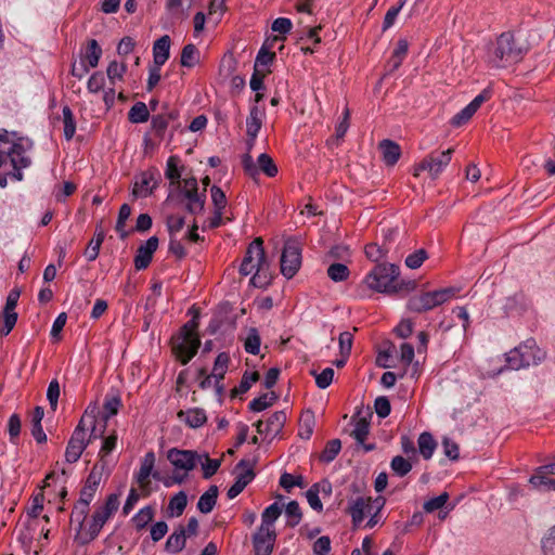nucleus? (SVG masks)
Returning <instances> with one entry per match:
<instances>
[{
    "instance_id": "nucleus-1",
    "label": "nucleus",
    "mask_w": 555,
    "mask_h": 555,
    "mask_svg": "<svg viewBox=\"0 0 555 555\" xmlns=\"http://www.w3.org/2000/svg\"><path fill=\"white\" fill-rule=\"evenodd\" d=\"M25 151L21 143L9 140V132L3 130L0 133V186L4 188L8 178L21 181L22 169L28 168L31 164L30 157L24 155Z\"/></svg>"
},
{
    "instance_id": "nucleus-2",
    "label": "nucleus",
    "mask_w": 555,
    "mask_h": 555,
    "mask_svg": "<svg viewBox=\"0 0 555 555\" xmlns=\"http://www.w3.org/2000/svg\"><path fill=\"white\" fill-rule=\"evenodd\" d=\"M400 269L395 263H377L365 276L369 288L384 294H396L400 291H411L416 286L415 281H399Z\"/></svg>"
},
{
    "instance_id": "nucleus-3",
    "label": "nucleus",
    "mask_w": 555,
    "mask_h": 555,
    "mask_svg": "<svg viewBox=\"0 0 555 555\" xmlns=\"http://www.w3.org/2000/svg\"><path fill=\"white\" fill-rule=\"evenodd\" d=\"M526 49L517 44L512 33L501 34L488 50L487 61L496 68H505L521 61Z\"/></svg>"
},
{
    "instance_id": "nucleus-4",
    "label": "nucleus",
    "mask_w": 555,
    "mask_h": 555,
    "mask_svg": "<svg viewBox=\"0 0 555 555\" xmlns=\"http://www.w3.org/2000/svg\"><path fill=\"white\" fill-rule=\"evenodd\" d=\"M197 327V317H194L171 339L172 352L182 365L188 364L198 351L201 339L196 334Z\"/></svg>"
},
{
    "instance_id": "nucleus-5",
    "label": "nucleus",
    "mask_w": 555,
    "mask_h": 555,
    "mask_svg": "<svg viewBox=\"0 0 555 555\" xmlns=\"http://www.w3.org/2000/svg\"><path fill=\"white\" fill-rule=\"evenodd\" d=\"M456 292L454 287L420 292L409 298L406 308L414 313H425L450 301L455 297Z\"/></svg>"
},
{
    "instance_id": "nucleus-6",
    "label": "nucleus",
    "mask_w": 555,
    "mask_h": 555,
    "mask_svg": "<svg viewBox=\"0 0 555 555\" xmlns=\"http://www.w3.org/2000/svg\"><path fill=\"white\" fill-rule=\"evenodd\" d=\"M301 244L298 240L289 237L285 241L281 255V273L292 279L301 267Z\"/></svg>"
},
{
    "instance_id": "nucleus-7",
    "label": "nucleus",
    "mask_w": 555,
    "mask_h": 555,
    "mask_svg": "<svg viewBox=\"0 0 555 555\" xmlns=\"http://www.w3.org/2000/svg\"><path fill=\"white\" fill-rule=\"evenodd\" d=\"M454 149L450 147L442 152H433L427 155L414 168V176H420L421 171H428L431 178H437L450 164Z\"/></svg>"
},
{
    "instance_id": "nucleus-8",
    "label": "nucleus",
    "mask_w": 555,
    "mask_h": 555,
    "mask_svg": "<svg viewBox=\"0 0 555 555\" xmlns=\"http://www.w3.org/2000/svg\"><path fill=\"white\" fill-rule=\"evenodd\" d=\"M242 166L245 173L253 179H256L260 171L269 178L275 177L279 172L272 157L267 153H262L258 156L257 164L254 163L250 154H244L242 157Z\"/></svg>"
},
{
    "instance_id": "nucleus-9",
    "label": "nucleus",
    "mask_w": 555,
    "mask_h": 555,
    "mask_svg": "<svg viewBox=\"0 0 555 555\" xmlns=\"http://www.w3.org/2000/svg\"><path fill=\"white\" fill-rule=\"evenodd\" d=\"M254 463L249 460L242 459L234 467L233 473L236 474L234 483L228 489L227 496L229 500L235 499L256 477Z\"/></svg>"
},
{
    "instance_id": "nucleus-10",
    "label": "nucleus",
    "mask_w": 555,
    "mask_h": 555,
    "mask_svg": "<svg viewBox=\"0 0 555 555\" xmlns=\"http://www.w3.org/2000/svg\"><path fill=\"white\" fill-rule=\"evenodd\" d=\"M167 459L176 470H184L186 473L196 467L197 463L202 460V455L194 450L171 448L167 452Z\"/></svg>"
},
{
    "instance_id": "nucleus-11",
    "label": "nucleus",
    "mask_w": 555,
    "mask_h": 555,
    "mask_svg": "<svg viewBox=\"0 0 555 555\" xmlns=\"http://www.w3.org/2000/svg\"><path fill=\"white\" fill-rule=\"evenodd\" d=\"M385 504V500L382 496H378L372 502V499L357 498L352 504L349 506V514L352 519V524L354 527H358L365 517V513H371L373 506L376 508V514L380 512Z\"/></svg>"
},
{
    "instance_id": "nucleus-12",
    "label": "nucleus",
    "mask_w": 555,
    "mask_h": 555,
    "mask_svg": "<svg viewBox=\"0 0 555 555\" xmlns=\"http://www.w3.org/2000/svg\"><path fill=\"white\" fill-rule=\"evenodd\" d=\"M264 255L263 241L261 237H256L246 249L238 269L240 274L244 276L251 274L256 268V262L261 261Z\"/></svg>"
},
{
    "instance_id": "nucleus-13",
    "label": "nucleus",
    "mask_w": 555,
    "mask_h": 555,
    "mask_svg": "<svg viewBox=\"0 0 555 555\" xmlns=\"http://www.w3.org/2000/svg\"><path fill=\"white\" fill-rule=\"evenodd\" d=\"M251 540L255 555H271L276 541V532L274 529L260 526Z\"/></svg>"
},
{
    "instance_id": "nucleus-14",
    "label": "nucleus",
    "mask_w": 555,
    "mask_h": 555,
    "mask_svg": "<svg viewBox=\"0 0 555 555\" xmlns=\"http://www.w3.org/2000/svg\"><path fill=\"white\" fill-rule=\"evenodd\" d=\"M108 518L109 516L98 507L92 515L88 530L77 532L75 541L80 545H86L93 541Z\"/></svg>"
},
{
    "instance_id": "nucleus-15",
    "label": "nucleus",
    "mask_w": 555,
    "mask_h": 555,
    "mask_svg": "<svg viewBox=\"0 0 555 555\" xmlns=\"http://www.w3.org/2000/svg\"><path fill=\"white\" fill-rule=\"evenodd\" d=\"M155 453L153 451H149L142 459L140 469L135 475V481L140 485V487L144 490L147 486V478L152 476L155 480H160V474L157 470H154L155 466Z\"/></svg>"
},
{
    "instance_id": "nucleus-16",
    "label": "nucleus",
    "mask_w": 555,
    "mask_h": 555,
    "mask_svg": "<svg viewBox=\"0 0 555 555\" xmlns=\"http://www.w3.org/2000/svg\"><path fill=\"white\" fill-rule=\"evenodd\" d=\"M178 196L188 201L185 210L189 214L198 215L204 210L206 202L205 191L203 193H198V190L194 189H180Z\"/></svg>"
},
{
    "instance_id": "nucleus-17",
    "label": "nucleus",
    "mask_w": 555,
    "mask_h": 555,
    "mask_svg": "<svg viewBox=\"0 0 555 555\" xmlns=\"http://www.w3.org/2000/svg\"><path fill=\"white\" fill-rule=\"evenodd\" d=\"M521 356H524V367L538 365L545 359V352L541 350L533 338L527 339L519 345Z\"/></svg>"
},
{
    "instance_id": "nucleus-18",
    "label": "nucleus",
    "mask_w": 555,
    "mask_h": 555,
    "mask_svg": "<svg viewBox=\"0 0 555 555\" xmlns=\"http://www.w3.org/2000/svg\"><path fill=\"white\" fill-rule=\"evenodd\" d=\"M78 436L79 433L72 435L67 442L65 450V460L67 463H76L90 443V439L80 438Z\"/></svg>"
},
{
    "instance_id": "nucleus-19",
    "label": "nucleus",
    "mask_w": 555,
    "mask_h": 555,
    "mask_svg": "<svg viewBox=\"0 0 555 555\" xmlns=\"http://www.w3.org/2000/svg\"><path fill=\"white\" fill-rule=\"evenodd\" d=\"M156 175L157 172L151 170L143 172L134 183L133 195L135 197H147L151 195L153 189L157 185Z\"/></svg>"
},
{
    "instance_id": "nucleus-20",
    "label": "nucleus",
    "mask_w": 555,
    "mask_h": 555,
    "mask_svg": "<svg viewBox=\"0 0 555 555\" xmlns=\"http://www.w3.org/2000/svg\"><path fill=\"white\" fill-rule=\"evenodd\" d=\"M255 273L250 279V284L258 288H266L271 284L272 275L270 273V263L267 256L261 261L256 262Z\"/></svg>"
},
{
    "instance_id": "nucleus-21",
    "label": "nucleus",
    "mask_w": 555,
    "mask_h": 555,
    "mask_svg": "<svg viewBox=\"0 0 555 555\" xmlns=\"http://www.w3.org/2000/svg\"><path fill=\"white\" fill-rule=\"evenodd\" d=\"M378 149L386 166L392 167L398 163L401 156V147L397 142L390 139H384L379 142Z\"/></svg>"
},
{
    "instance_id": "nucleus-22",
    "label": "nucleus",
    "mask_w": 555,
    "mask_h": 555,
    "mask_svg": "<svg viewBox=\"0 0 555 555\" xmlns=\"http://www.w3.org/2000/svg\"><path fill=\"white\" fill-rule=\"evenodd\" d=\"M177 416L191 428H199L207 422L206 412L201 408H193L186 411L181 410Z\"/></svg>"
},
{
    "instance_id": "nucleus-23",
    "label": "nucleus",
    "mask_w": 555,
    "mask_h": 555,
    "mask_svg": "<svg viewBox=\"0 0 555 555\" xmlns=\"http://www.w3.org/2000/svg\"><path fill=\"white\" fill-rule=\"evenodd\" d=\"M185 529L182 525H179L173 532L168 537L165 543V551L170 554H177L181 552L186 545Z\"/></svg>"
},
{
    "instance_id": "nucleus-24",
    "label": "nucleus",
    "mask_w": 555,
    "mask_h": 555,
    "mask_svg": "<svg viewBox=\"0 0 555 555\" xmlns=\"http://www.w3.org/2000/svg\"><path fill=\"white\" fill-rule=\"evenodd\" d=\"M170 55V37L164 35L154 42L153 46V57L154 64L163 66Z\"/></svg>"
},
{
    "instance_id": "nucleus-25",
    "label": "nucleus",
    "mask_w": 555,
    "mask_h": 555,
    "mask_svg": "<svg viewBox=\"0 0 555 555\" xmlns=\"http://www.w3.org/2000/svg\"><path fill=\"white\" fill-rule=\"evenodd\" d=\"M103 474L108 476L111 474V469L108 468L106 461H99L93 465L83 487H90V489L95 492L101 482Z\"/></svg>"
},
{
    "instance_id": "nucleus-26",
    "label": "nucleus",
    "mask_w": 555,
    "mask_h": 555,
    "mask_svg": "<svg viewBox=\"0 0 555 555\" xmlns=\"http://www.w3.org/2000/svg\"><path fill=\"white\" fill-rule=\"evenodd\" d=\"M287 420L285 411H275L266 422V435L276 437Z\"/></svg>"
},
{
    "instance_id": "nucleus-27",
    "label": "nucleus",
    "mask_w": 555,
    "mask_h": 555,
    "mask_svg": "<svg viewBox=\"0 0 555 555\" xmlns=\"http://www.w3.org/2000/svg\"><path fill=\"white\" fill-rule=\"evenodd\" d=\"M218 493V487L215 485L210 486L208 490L199 496L197 502L198 511L203 514L210 513L217 503Z\"/></svg>"
},
{
    "instance_id": "nucleus-28",
    "label": "nucleus",
    "mask_w": 555,
    "mask_h": 555,
    "mask_svg": "<svg viewBox=\"0 0 555 555\" xmlns=\"http://www.w3.org/2000/svg\"><path fill=\"white\" fill-rule=\"evenodd\" d=\"M104 238L105 233L101 225H98L95 229L94 237L89 242L83 253L89 262L94 261L98 258Z\"/></svg>"
},
{
    "instance_id": "nucleus-29",
    "label": "nucleus",
    "mask_w": 555,
    "mask_h": 555,
    "mask_svg": "<svg viewBox=\"0 0 555 555\" xmlns=\"http://www.w3.org/2000/svg\"><path fill=\"white\" fill-rule=\"evenodd\" d=\"M102 53V48L100 47L98 41L95 39H91L87 43L86 50L81 55V60H85V63L90 68H94L98 66Z\"/></svg>"
},
{
    "instance_id": "nucleus-30",
    "label": "nucleus",
    "mask_w": 555,
    "mask_h": 555,
    "mask_svg": "<svg viewBox=\"0 0 555 555\" xmlns=\"http://www.w3.org/2000/svg\"><path fill=\"white\" fill-rule=\"evenodd\" d=\"M188 505V495L184 491H179L170 498L167 514L169 517H179L183 514Z\"/></svg>"
},
{
    "instance_id": "nucleus-31",
    "label": "nucleus",
    "mask_w": 555,
    "mask_h": 555,
    "mask_svg": "<svg viewBox=\"0 0 555 555\" xmlns=\"http://www.w3.org/2000/svg\"><path fill=\"white\" fill-rule=\"evenodd\" d=\"M548 475V473H540V467H538L530 477L529 482L539 491L555 490V479L550 478Z\"/></svg>"
},
{
    "instance_id": "nucleus-32",
    "label": "nucleus",
    "mask_w": 555,
    "mask_h": 555,
    "mask_svg": "<svg viewBox=\"0 0 555 555\" xmlns=\"http://www.w3.org/2000/svg\"><path fill=\"white\" fill-rule=\"evenodd\" d=\"M262 111L257 106L254 105L250 107L249 115L246 119V133L247 137H257L258 132L261 129V117H262Z\"/></svg>"
},
{
    "instance_id": "nucleus-33",
    "label": "nucleus",
    "mask_w": 555,
    "mask_h": 555,
    "mask_svg": "<svg viewBox=\"0 0 555 555\" xmlns=\"http://www.w3.org/2000/svg\"><path fill=\"white\" fill-rule=\"evenodd\" d=\"M418 451L424 460L431 459L436 448L437 442L435 441L433 435L428 431H424L418 436L417 439Z\"/></svg>"
},
{
    "instance_id": "nucleus-34",
    "label": "nucleus",
    "mask_w": 555,
    "mask_h": 555,
    "mask_svg": "<svg viewBox=\"0 0 555 555\" xmlns=\"http://www.w3.org/2000/svg\"><path fill=\"white\" fill-rule=\"evenodd\" d=\"M408 51H409V42L406 39H399L398 42H397V47L395 48L392 54H391V57L389 60V66H390V72H395L397 70L403 60L405 59L406 54H408Z\"/></svg>"
},
{
    "instance_id": "nucleus-35",
    "label": "nucleus",
    "mask_w": 555,
    "mask_h": 555,
    "mask_svg": "<svg viewBox=\"0 0 555 555\" xmlns=\"http://www.w3.org/2000/svg\"><path fill=\"white\" fill-rule=\"evenodd\" d=\"M230 363V356L227 352H220L215 362L211 372L214 383H219L224 379Z\"/></svg>"
},
{
    "instance_id": "nucleus-36",
    "label": "nucleus",
    "mask_w": 555,
    "mask_h": 555,
    "mask_svg": "<svg viewBox=\"0 0 555 555\" xmlns=\"http://www.w3.org/2000/svg\"><path fill=\"white\" fill-rule=\"evenodd\" d=\"M180 157L177 155H172L167 159L165 177L170 180L171 184H176L179 182L183 166H179Z\"/></svg>"
},
{
    "instance_id": "nucleus-37",
    "label": "nucleus",
    "mask_w": 555,
    "mask_h": 555,
    "mask_svg": "<svg viewBox=\"0 0 555 555\" xmlns=\"http://www.w3.org/2000/svg\"><path fill=\"white\" fill-rule=\"evenodd\" d=\"M199 62V51L193 44L189 43L183 47L180 63L183 67H194Z\"/></svg>"
},
{
    "instance_id": "nucleus-38",
    "label": "nucleus",
    "mask_w": 555,
    "mask_h": 555,
    "mask_svg": "<svg viewBox=\"0 0 555 555\" xmlns=\"http://www.w3.org/2000/svg\"><path fill=\"white\" fill-rule=\"evenodd\" d=\"M128 119L132 124H143L150 119V112L144 102H137L128 112Z\"/></svg>"
},
{
    "instance_id": "nucleus-39",
    "label": "nucleus",
    "mask_w": 555,
    "mask_h": 555,
    "mask_svg": "<svg viewBox=\"0 0 555 555\" xmlns=\"http://www.w3.org/2000/svg\"><path fill=\"white\" fill-rule=\"evenodd\" d=\"M261 338L256 327H250L244 340V349L247 353L258 354L260 352Z\"/></svg>"
},
{
    "instance_id": "nucleus-40",
    "label": "nucleus",
    "mask_w": 555,
    "mask_h": 555,
    "mask_svg": "<svg viewBox=\"0 0 555 555\" xmlns=\"http://www.w3.org/2000/svg\"><path fill=\"white\" fill-rule=\"evenodd\" d=\"M276 399L278 396L273 391L270 393H263L258 398L253 399L248 404V409L253 412H261L271 406Z\"/></svg>"
},
{
    "instance_id": "nucleus-41",
    "label": "nucleus",
    "mask_w": 555,
    "mask_h": 555,
    "mask_svg": "<svg viewBox=\"0 0 555 555\" xmlns=\"http://www.w3.org/2000/svg\"><path fill=\"white\" fill-rule=\"evenodd\" d=\"M258 379H259L258 372H247L246 371L242 376L240 385L237 387H235L234 389H232L231 396L236 397V396L247 392L250 389L251 385L254 383H256Z\"/></svg>"
},
{
    "instance_id": "nucleus-42",
    "label": "nucleus",
    "mask_w": 555,
    "mask_h": 555,
    "mask_svg": "<svg viewBox=\"0 0 555 555\" xmlns=\"http://www.w3.org/2000/svg\"><path fill=\"white\" fill-rule=\"evenodd\" d=\"M341 449V441L339 439H332L326 442L324 450L320 454V461L323 463L333 462Z\"/></svg>"
},
{
    "instance_id": "nucleus-43",
    "label": "nucleus",
    "mask_w": 555,
    "mask_h": 555,
    "mask_svg": "<svg viewBox=\"0 0 555 555\" xmlns=\"http://www.w3.org/2000/svg\"><path fill=\"white\" fill-rule=\"evenodd\" d=\"M285 514L287 516L286 526L296 527L299 525L302 518V512L297 501H291L285 507Z\"/></svg>"
},
{
    "instance_id": "nucleus-44",
    "label": "nucleus",
    "mask_w": 555,
    "mask_h": 555,
    "mask_svg": "<svg viewBox=\"0 0 555 555\" xmlns=\"http://www.w3.org/2000/svg\"><path fill=\"white\" fill-rule=\"evenodd\" d=\"M154 517V509L152 506H144L133 517L132 521L138 531L144 529Z\"/></svg>"
},
{
    "instance_id": "nucleus-45",
    "label": "nucleus",
    "mask_w": 555,
    "mask_h": 555,
    "mask_svg": "<svg viewBox=\"0 0 555 555\" xmlns=\"http://www.w3.org/2000/svg\"><path fill=\"white\" fill-rule=\"evenodd\" d=\"M63 124H64V137L67 141L72 140L76 132V121L74 114L69 106L65 105L62 109Z\"/></svg>"
},
{
    "instance_id": "nucleus-46",
    "label": "nucleus",
    "mask_w": 555,
    "mask_h": 555,
    "mask_svg": "<svg viewBox=\"0 0 555 555\" xmlns=\"http://www.w3.org/2000/svg\"><path fill=\"white\" fill-rule=\"evenodd\" d=\"M282 513V507L279 505V503L274 502L268 507L264 508L261 515V525L270 528L273 526V524L276 521V519L280 517Z\"/></svg>"
},
{
    "instance_id": "nucleus-47",
    "label": "nucleus",
    "mask_w": 555,
    "mask_h": 555,
    "mask_svg": "<svg viewBox=\"0 0 555 555\" xmlns=\"http://www.w3.org/2000/svg\"><path fill=\"white\" fill-rule=\"evenodd\" d=\"M350 271L348 267L340 262L332 263L327 268V275L334 282H343L348 279Z\"/></svg>"
},
{
    "instance_id": "nucleus-48",
    "label": "nucleus",
    "mask_w": 555,
    "mask_h": 555,
    "mask_svg": "<svg viewBox=\"0 0 555 555\" xmlns=\"http://www.w3.org/2000/svg\"><path fill=\"white\" fill-rule=\"evenodd\" d=\"M131 215V207L128 204H122L119 208L118 218L116 222V231L119 233L121 240L128 236V232L125 230L126 221Z\"/></svg>"
},
{
    "instance_id": "nucleus-49",
    "label": "nucleus",
    "mask_w": 555,
    "mask_h": 555,
    "mask_svg": "<svg viewBox=\"0 0 555 555\" xmlns=\"http://www.w3.org/2000/svg\"><path fill=\"white\" fill-rule=\"evenodd\" d=\"M390 468L397 476L404 477L411 472L412 464L410 463L409 460L404 459L403 456L397 455L392 457L390 462Z\"/></svg>"
},
{
    "instance_id": "nucleus-50",
    "label": "nucleus",
    "mask_w": 555,
    "mask_h": 555,
    "mask_svg": "<svg viewBox=\"0 0 555 555\" xmlns=\"http://www.w3.org/2000/svg\"><path fill=\"white\" fill-rule=\"evenodd\" d=\"M370 433V423L365 417H361L357 421L354 429L351 436L356 439L359 444H363Z\"/></svg>"
},
{
    "instance_id": "nucleus-51",
    "label": "nucleus",
    "mask_w": 555,
    "mask_h": 555,
    "mask_svg": "<svg viewBox=\"0 0 555 555\" xmlns=\"http://www.w3.org/2000/svg\"><path fill=\"white\" fill-rule=\"evenodd\" d=\"M2 325L0 327V335L7 336L13 330L17 321V313L15 311L2 310L1 312Z\"/></svg>"
},
{
    "instance_id": "nucleus-52",
    "label": "nucleus",
    "mask_w": 555,
    "mask_h": 555,
    "mask_svg": "<svg viewBox=\"0 0 555 555\" xmlns=\"http://www.w3.org/2000/svg\"><path fill=\"white\" fill-rule=\"evenodd\" d=\"M201 455H202V459L203 457L205 459V461L202 462L203 477L205 479H209L218 472V469L221 465V460L210 459L207 453H204Z\"/></svg>"
},
{
    "instance_id": "nucleus-53",
    "label": "nucleus",
    "mask_w": 555,
    "mask_h": 555,
    "mask_svg": "<svg viewBox=\"0 0 555 555\" xmlns=\"http://www.w3.org/2000/svg\"><path fill=\"white\" fill-rule=\"evenodd\" d=\"M89 513V506H87L85 503H76L70 515L72 522L78 524V532L83 531L82 527L85 524V520L87 518V515Z\"/></svg>"
},
{
    "instance_id": "nucleus-54",
    "label": "nucleus",
    "mask_w": 555,
    "mask_h": 555,
    "mask_svg": "<svg viewBox=\"0 0 555 555\" xmlns=\"http://www.w3.org/2000/svg\"><path fill=\"white\" fill-rule=\"evenodd\" d=\"M165 8L172 17L184 20L189 16L188 9H183V0H167Z\"/></svg>"
},
{
    "instance_id": "nucleus-55",
    "label": "nucleus",
    "mask_w": 555,
    "mask_h": 555,
    "mask_svg": "<svg viewBox=\"0 0 555 555\" xmlns=\"http://www.w3.org/2000/svg\"><path fill=\"white\" fill-rule=\"evenodd\" d=\"M364 251L370 260L377 262L379 259L386 257L389 249L386 247L385 244L378 245L376 243H371L365 246Z\"/></svg>"
},
{
    "instance_id": "nucleus-56",
    "label": "nucleus",
    "mask_w": 555,
    "mask_h": 555,
    "mask_svg": "<svg viewBox=\"0 0 555 555\" xmlns=\"http://www.w3.org/2000/svg\"><path fill=\"white\" fill-rule=\"evenodd\" d=\"M166 225L169 236H177V234L184 228L185 218L179 215H169L166 218Z\"/></svg>"
},
{
    "instance_id": "nucleus-57",
    "label": "nucleus",
    "mask_w": 555,
    "mask_h": 555,
    "mask_svg": "<svg viewBox=\"0 0 555 555\" xmlns=\"http://www.w3.org/2000/svg\"><path fill=\"white\" fill-rule=\"evenodd\" d=\"M151 127L155 133V135L163 140L165 138V133L167 128L169 127V124L166 121V119L163 117L162 114H157L152 116L151 118Z\"/></svg>"
},
{
    "instance_id": "nucleus-58",
    "label": "nucleus",
    "mask_w": 555,
    "mask_h": 555,
    "mask_svg": "<svg viewBox=\"0 0 555 555\" xmlns=\"http://www.w3.org/2000/svg\"><path fill=\"white\" fill-rule=\"evenodd\" d=\"M449 500V493L442 492L440 495L429 499L424 503V511L426 513H433L437 509L442 508Z\"/></svg>"
},
{
    "instance_id": "nucleus-59",
    "label": "nucleus",
    "mask_w": 555,
    "mask_h": 555,
    "mask_svg": "<svg viewBox=\"0 0 555 555\" xmlns=\"http://www.w3.org/2000/svg\"><path fill=\"white\" fill-rule=\"evenodd\" d=\"M519 346L506 353L507 367L511 370L524 369V356H521Z\"/></svg>"
},
{
    "instance_id": "nucleus-60",
    "label": "nucleus",
    "mask_w": 555,
    "mask_h": 555,
    "mask_svg": "<svg viewBox=\"0 0 555 555\" xmlns=\"http://www.w3.org/2000/svg\"><path fill=\"white\" fill-rule=\"evenodd\" d=\"M280 486L286 491H291L294 487L304 488V479L301 476H293L289 473H283L280 477Z\"/></svg>"
},
{
    "instance_id": "nucleus-61",
    "label": "nucleus",
    "mask_w": 555,
    "mask_h": 555,
    "mask_svg": "<svg viewBox=\"0 0 555 555\" xmlns=\"http://www.w3.org/2000/svg\"><path fill=\"white\" fill-rule=\"evenodd\" d=\"M427 257V251L424 248L417 249L405 258V266L410 269H418Z\"/></svg>"
},
{
    "instance_id": "nucleus-62",
    "label": "nucleus",
    "mask_w": 555,
    "mask_h": 555,
    "mask_svg": "<svg viewBox=\"0 0 555 555\" xmlns=\"http://www.w3.org/2000/svg\"><path fill=\"white\" fill-rule=\"evenodd\" d=\"M120 405L121 400L118 396L106 397L103 405L105 420L116 415Z\"/></svg>"
},
{
    "instance_id": "nucleus-63",
    "label": "nucleus",
    "mask_w": 555,
    "mask_h": 555,
    "mask_svg": "<svg viewBox=\"0 0 555 555\" xmlns=\"http://www.w3.org/2000/svg\"><path fill=\"white\" fill-rule=\"evenodd\" d=\"M475 113L476 112L467 104L452 117L451 125L453 127H461L465 125L474 116Z\"/></svg>"
},
{
    "instance_id": "nucleus-64",
    "label": "nucleus",
    "mask_w": 555,
    "mask_h": 555,
    "mask_svg": "<svg viewBox=\"0 0 555 555\" xmlns=\"http://www.w3.org/2000/svg\"><path fill=\"white\" fill-rule=\"evenodd\" d=\"M541 543L544 555H555V525L548 530Z\"/></svg>"
}]
</instances>
